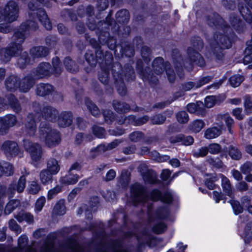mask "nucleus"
<instances>
[{
    "instance_id": "nucleus-1",
    "label": "nucleus",
    "mask_w": 252,
    "mask_h": 252,
    "mask_svg": "<svg viewBox=\"0 0 252 252\" xmlns=\"http://www.w3.org/2000/svg\"><path fill=\"white\" fill-rule=\"evenodd\" d=\"M188 55L189 62L185 61L179 51L175 49L172 51V61L177 74L180 78L184 76V68L190 71L193 69L192 63L203 67L205 65V61L201 54L195 49L189 47L188 49Z\"/></svg>"
},
{
    "instance_id": "nucleus-2",
    "label": "nucleus",
    "mask_w": 252,
    "mask_h": 252,
    "mask_svg": "<svg viewBox=\"0 0 252 252\" xmlns=\"http://www.w3.org/2000/svg\"><path fill=\"white\" fill-rule=\"evenodd\" d=\"M38 29L37 24L32 20H27L22 23L18 31L11 37V43L6 47L13 57L18 56L23 50L22 44L26 39L25 32L35 31Z\"/></svg>"
},
{
    "instance_id": "nucleus-3",
    "label": "nucleus",
    "mask_w": 252,
    "mask_h": 252,
    "mask_svg": "<svg viewBox=\"0 0 252 252\" xmlns=\"http://www.w3.org/2000/svg\"><path fill=\"white\" fill-rule=\"evenodd\" d=\"M211 58L217 61H222L224 56V49L231 46V41L227 35L220 31L216 32L213 37L208 40Z\"/></svg>"
},
{
    "instance_id": "nucleus-4",
    "label": "nucleus",
    "mask_w": 252,
    "mask_h": 252,
    "mask_svg": "<svg viewBox=\"0 0 252 252\" xmlns=\"http://www.w3.org/2000/svg\"><path fill=\"white\" fill-rule=\"evenodd\" d=\"M39 138L44 141L46 146L50 148L59 145L61 139L59 132L52 128L50 125L46 122H42L39 127Z\"/></svg>"
},
{
    "instance_id": "nucleus-5",
    "label": "nucleus",
    "mask_w": 252,
    "mask_h": 252,
    "mask_svg": "<svg viewBox=\"0 0 252 252\" xmlns=\"http://www.w3.org/2000/svg\"><path fill=\"white\" fill-rule=\"evenodd\" d=\"M153 72L157 75H160L165 71L169 81L173 83L176 79V74L169 62H164L162 57H157L152 63Z\"/></svg>"
},
{
    "instance_id": "nucleus-6",
    "label": "nucleus",
    "mask_w": 252,
    "mask_h": 252,
    "mask_svg": "<svg viewBox=\"0 0 252 252\" xmlns=\"http://www.w3.org/2000/svg\"><path fill=\"white\" fill-rule=\"evenodd\" d=\"M19 6L14 0L9 1L4 8L0 7V22L3 21L7 23H12L19 17Z\"/></svg>"
},
{
    "instance_id": "nucleus-7",
    "label": "nucleus",
    "mask_w": 252,
    "mask_h": 252,
    "mask_svg": "<svg viewBox=\"0 0 252 252\" xmlns=\"http://www.w3.org/2000/svg\"><path fill=\"white\" fill-rule=\"evenodd\" d=\"M28 8L29 9V14L31 17L34 18L36 15L47 30L52 29V24L44 9L38 8L35 4L32 1H30L28 3Z\"/></svg>"
},
{
    "instance_id": "nucleus-8",
    "label": "nucleus",
    "mask_w": 252,
    "mask_h": 252,
    "mask_svg": "<svg viewBox=\"0 0 252 252\" xmlns=\"http://www.w3.org/2000/svg\"><path fill=\"white\" fill-rule=\"evenodd\" d=\"M24 147L26 151L29 152L32 159L35 161H39L42 155V149L38 143H32L28 139H24Z\"/></svg>"
},
{
    "instance_id": "nucleus-9",
    "label": "nucleus",
    "mask_w": 252,
    "mask_h": 252,
    "mask_svg": "<svg viewBox=\"0 0 252 252\" xmlns=\"http://www.w3.org/2000/svg\"><path fill=\"white\" fill-rule=\"evenodd\" d=\"M121 69V64L119 63H116L112 67V72L117 87V91L121 95L124 96L126 93V90L124 83V79L119 73V71Z\"/></svg>"
},
{
    "instance_id": "nucleus-10",
    "label": "nucleus",
    "mask_w": 252,
    "mask_h": 252,
    "mask_svg": "<svg viewBox=\"0 0 252 252\" xmlns=\"http://www.w3.org/2000/svg\"><path fill=\"white\" fill-rule=\"evenodd\" d=\"M206 21L208 25L210 27H215L218 30L221 31L225 33L230 30L229 27L217 13H214L206 17Z\"/></svg>"
},
{
    "instance_id": "nucleus-11",
    "label": "nucleus",
    "mask_w": 252,
    "mask_h": 252,
    "mask_svg": "<svg viewBox=\"0 0 252 252\" xmlns=\"http://www.w3.org/2000/svg\"><path fill=\"white\" fill-rule=\"evenodd\" d=\"M136 69L144 81H147L153 84H156L158 82V78L153 73H151L150 67H147L143 69V62L140 59L137 61Z\"/></svg>"
},
{
    "instance_id": "nucleus-12",
    "label": "nucleus",
    "mask_w": 252,
    "mask_h": 252,
    "mask_svg": "<svg viewBox=\"0 0 252 252\" xmlns=\"http://www.w3.org/2000/svg\"><path fill=\"white\" fill-rule=\"evenodd\" d=\"M131 192L135 205L137 203L146 202L149 199L146 189L139 184H135L131 187Z\"/></svg>"
},
{
    "instance_id": "nucleus-13",
    "label": "nucleus",
    "mask_w": 252,
    "mask_h": 252,
    "mask_svg": "<svg viewBox=\"0 0 252 252\" xmlns=\"http://www.w3.org/2000/svg\"><path fill=\"white\" fill-rule=\"evenodd\" d=\"M1 150L8 158L15 157L20 151L18 144L11 140L4 141L1 145Z\"/></svg>"
},
{
    "instance_id": "nucleus-14",
    "label": "nucleus",
    "mask_w": 252,
    "mask_h": 252,
    "mask_svg": "<svg viewBox=\"0 0 252 252\" xmlns=\"http://www.w3.org/2000/svg\"><path fill=\"white\" fill-rule=\"evenodd\" d=\"M35 79H39L51 76L52 73L51 65L46 62H42L32 71Z\"/></svg>"
},
{
    "instance_id": "nucleus-15",
    "label": "nucleus",
    "mask_w": 252,
    "mask_h": 252,
    "mask_svg": "<svg viewBox=\"0 0 252 252\" xmlns=\"http://www.w3.org/2000/svg\"><path fill=\"white\" fill-rule=\"evenodd\" d=\"M35 79L34 75L32 72L22 79H20L19 90L23 93L28 92L34 86L35 82Z\"/></svg>"
},
{
    "instance_id": "nucleus-16",
    "label": "nucleus",
    "mask_w": 252,
    "mask_h": 252,
    "mask_svg": "<svg viewBox=\"0 0 252 252\" xmlns=\"http://www.w3.org/2000/svg\"><path fill=\"white\" fill-rule=\"evenodd\" d=\"M36 125L33 114H29L26 120L24 127V131L26 134L29 136H33L36 132Z\"/></svg>"
},
{
    "instance_id": "nucleus-17",
    "label": "nucleus",
    "mask_w": 252,
    "mask_h": 252,
    "mask_svg": "<svg viewBox=\"0 0 252 252\" xmlns=\"http://www.w3.org/2000/svg\"><path fill=\"white\" fill-rule=\"evenodd\" d=\"M42 116L46 120L55 122L59 116V112L55 108L47 105L42 108Z\"/></svg>"
},
{
    "instance_id": "nucleus-18",
    "label": "nucleus",
    "mask_w": 252,
    "mask_h": 252,
    "mask_svg": "<svg viewBox=\"0 0 252 252\" xmlns=\"http://www.w3.org/2000/svg\"><path fill=\"white\" fill-rule=\"evenodd\" d=\"M119 73L124 80L125 79L127 81H133L135 79L134 70L130 63L126 64L123 68L121 66Z\"/></svg>"
},
{
    "instance_id": "nucleus-19",
    "label": "nucleus",
    "mask_w": 252,
    "mask_h": 252,
    "mask_svg": "<svg viewBox=\"0 0 252 252\" xmlns=\"http://www.w3.org/2000/svg\"><path fill=\"white\" fill-rule=\"evenodd\" d=\"M99 25V27L102 26V27L98 30L99 31L98 40L101 44H105L110 37L108 30L110 24L109 22H100Z\"/></svg>"
},
{
    "instance_id": "nucleus-20",
    "label": "nucleus",
    "mask_w": 252,
    "mask_h": 252,
    "mask_svg": "<svg viewBox=\"0 0 252 252\" xmlns=\"http://www.w3.org/2000/svg\"><path fill=\"white\" fill-rule=\"evenodd\" d=\"M150 197L153 201H156L161 200L162 202L166 203H171L173 199L172 196L170 193L166 192L162 195L161 192L157 189L151 191Z\"/></svg>"
},
{
    "instance_id": "nucleus-21",
    "label": "nucleus",
    "mask_w": 252,
    "mask_h": 252,
    "mask_svg": "<svg viewBox=\"0 0 252 252\" xmlns=\"http://www.w3.org/2000/svg\"><path fill=\"white\" fill-rule=\"evenodd\" d=\"M20 78L15 75L8 76L5 80V86L6 90L10 92H15L19 89Z\"/></svg>"
},
{
    "instance_id": "nucleus-22",
    "label": "nucleus",
    "mask_w": 252,
    "mask_h": 252,
    "mask_svg": "<svg viewBox=\"0 0 252 252\" xmlns=\"http://www.w3.org/2000/svg\"><path fill=\"white\" fill-rule=\"evenodd\" d=\"M49 50L48 48L38 46L32 47L30 50V54L33 60L43 58L48 55Z\"/></svg>"
},
{
    "instance_id": "nucleus-23",
    "label": "nucleus",
    "mask_w": 252,
    "mask_h": 252,
    "mask_svg": "<svg viewBox=\"0 0 252 252\" xmlns=\"http://www.w3.org/2000/svg\"><path fill=\"white\" fill-rule=\"evenodd\" d=\"M229 22L231 27L238 32H242L245 30L244 23L239 16L232 13L229 17Z\"/></svg>"
},
{
    "instance_id": "nucleus-24",
    "label": "nucleus",
    "mask_w": 252,
    "mask_h": 252,
    "mask_svg": "<svg viewBox=\"0 0 252 252\" xmlns=\"http://www.w3.org/2000/svg\"><path fill=\"white\" fill-rule=\"evenodd\" d=\"M54 91V87L48 83H39L35 89L36 94L40 96L51 94Z\"/></svg>"
},
{
    "instance_id": "nucleus-25",
    "label": "nucleus",
    "mask_w": 252,
    "mask_h": 252,
    "mask_svg": "<svg viewBox=\"0 0 252 252\" xmlns=\"http://www.w3.org/2000/svg\"><path fill=\"white\" fill-rule=\"evenodd\" d=\"M58 117V124L60 126L64 127L72 124L73 116L71 112H63Z\"/></svg>"
},
{
    "instance_id": "nucleus-26",
    "label": "nucleus",
    "mask_w": 252,
    "mask_h": 252,
    "mask_svg": "<svg viewBox=\"0 0 252 252\" xmlns=\"http://www.w3.org/2000/svg\"><path fill=\"white\" fill-rule=\"evenodd\" d=\"M55 175L46 169L42 170L39 173V179L44 185L51 183L53 180V176Z\"/></svg>"
},
{
    "instance_id": "nucleus-27",
    "label": "nucleus",
    "mask_w": 252,
    "mask_h": 252,
    "mask_svg": "<svg viewBox=\"0 0 252 252\" xmlns=\"http://www.w3.org/2000/svg\"><path fill=\"white\" fill-rule=\"evenodd\" d=\"M52 173L56 175L60 170V165L59 161L54 158H50L47 161V168Z\"/></svg>"
},
{
    "instance_id": "nucleus-28",
    "label": "nucleus",
    "mask_w": 252,
    "mask_h": 252,
    "mask_svg": "<svg viewBox=\"0 0 252 252\" xmlns=\"http://www.w3.org/2000/svg\"><path fill=\"white\" fill-rule=\"evenodd\" d=\"M220 177L221 178V186L223 191L225 195L232 197L233 191L230 180L222 174H220Z\"/></svg>"
},
{
    "instance_id": "nucleus-29",
    "label": "nucleus",
    "mask_w": 252,
    "mask_h": 252,
    "mask_svg": "<svg viewBox=\"0 0 252 252\" xmlns=\"http://www.w3.org/2000/svg\"><path fill=\"white\" fill-rule=\"evenodd\" d=\"M26 179L24 175H22L19 178L17 183H13L9 185V189L13 191L14 188L17 187V191L19 193L22 192L26 187Z\"/></svg>"
},
{
    "instance_id": "nucleus-30",
    "label": "nucleus",
    "mask_w": 252,
    "mask_h": 252,
    "mask_svg": "<svg viewBox=\"0 0 252 252\" xmlns=\"http://www.w3.org/2000/svg\"><path fill=\"white\" fill-rule=\"evenodd\" d=\"M137 239L140 245L147 244L151 246L154 237L146 231L137 236Z\"/></svg>"
},
{
    "instance_id": "nucleus-31",
    "label": "nucleus",
    "mask_w": 252,
    "mask_h": 252,
    "mask_svg": "<svg viewBox=\"0 0 252 252\" xmlns=\"http://www.w3.org/2000/svg\"><path fill=\"white\" fill-rule=\"evenodd\" d=\"M63 63L66 69L72 73L77 72L79 70V67L75 61L70 57H66L63 61Z\"/></svg>"
},
{
    "instance_id": "nucleus-32",
    "label": "nucleus",
    "mask_w": 252,
    "mask_h": 252,
    "mask_svg": "<svg viewBox=\"0 0 252 252\" xmlns=\"http://www.w3.org/2000/svg\"><path fill=\"white\" fill-rule=\"evenodd\" d=\"M113 106L115 110L120 113H126L130 109V107L127 103L116 100L113 101Z\"/></svg>"
},
{
    "instance_id": "nucleus-33",
    "label": "nucleus",
    "mask_w": 252,
    "mask_h": 252,
    "mask_svg": "<svg viewBox=\"0 0 252 252\" xmlns=\"http://www.w3.org/2000/svg\"><path fill=\"white\" fill-rule=\"evenodd\" d=\"M130 16L128 10L121 9L116 14V19L120 23H127L129 20Z\"/></svg>"
},
{
    "instance_id": "nucleus-34",
    "label": "nucleus",
    "mask_w": 252,
    "mask_h": 252,
    "mask_svg": "<svg viewBox=\"0 0 252 252\" xmlns=\"http://www.w3.org/2000/svg\"><path fill=\"white\" fill-rule=\"evenodd\" d=\"M129 172L127 170H123L118 181V185L122 188H126L129 183Z\"/></svg>"
},
{
    "instance_id": "nucleus-35",
    "label": "nucleus",
    "mask_w": 252,
    "mask_h": 252,
    "mask_svg": "<svg viewBox=\"0 0 252 252\" xmlns=\"http://www.w3.org/2000/svg\"><path fill=\"white\" fill-rule=\"evenodd\" d=\"M90 229L92 230L95 233V236L96 238L103 240L105 236V233L104 231L103 225L99 224L97 226L95 224H91L90 226Z\"/></svg>"
},
{
    "instance_id": "nucleus-36",
    "label": "nucleus",
    "mask_w": 252,
    "mask_h": 252,
    "mask_svg": "<svg viewBox=\"0 0 252 252\" xmlns=\"http://www.w3.org/2000/svg\"><path fill=\"white\" fill-rule=\"evenodd\" d=\"M15 218L19 222L25 220L28 223H32L34 221L33 216L31 213L25 212H19L15 216Z\"/></svg>"
},
{
    "instance_id": "nucleus-37",
    "label": "nucleus",
    "mask_w": 252,
    "mask_h": 252,
    "mask_svg": "<svg viewBox=\"0 0 252 252\" xmlns=\"http://www.w3.org/2000/svg\"><path fill=\"white\" fill-rule=\"evenodd\" d=\"M85 104L86 105L94 117H97L100 115V113L99 108L98 107L93 103L89 98H85Z\"/></svg>"
},
{
    "instance_id": "nucleus-38",
    "label": "nucleus",
    "mask_w": 252,
    "mask_h": 252,
    "mask_svg": "<svg viewBox=\"0 0 252 252\" xmlns=\"http://www.w3.org/2000/svg\"><path fill=\"white\" fill-rule=\"evenodd\" d=\"M85 104L86 105L94 117H97L100 115V113L99 108L98 107L93 103L89 98H85Z\"/></svg>"
},
{
    "instance_id": "nucleus-39",
    "label": "nucleus",
    "mask_w": 252,
    "mask_h": 252,
    "mask_svg": "<svg viewBox=\"0 0 252 252\" xmlns=\"http://www.w3.org/2000/svg\"><path fill=\"white\" fill-rule=\"evenodd\" d=\"M8 130L10 127L14 126L17 122L16 117L12 114H8L1 117Z\"/></svg>"
},
{
    "instance_id": "nucleus-40",
    "label": "nucleus",
    "mask_w": 252,
    "mask_h": 252,
    "mask_svg": "<svg viewBox=\"0 0 252 252\" xmlns=\"http://www.w3.org/2000/svg\"><path fill=\"white\" fill-rule=\"evenodd\" d=\"M31 59L27 52H24L21 56L18 59L17 64L21 68H24L26 66L30 64Z\"/></svg>"
},
{
    "instance_id": "nucleus-41",
    "label": "nucleus",
    "mask_w": 252,
    "mask_h": 252,
    "mask_svg": "<svg viewBox=\"0 0 252 252\" xmlns=\"http://www.w3.org/2000/svg\"><path fill=\"white\" fill-rule=\"evenodd\" d=\"M205 124L202 120H196L192 122L189 126V129L197 133L201 131Z\"/></svg>"
},
{
    "instance_id": "nucleus-42",
    "label": "nucleus",
    "mask_w": 252,
    "mask_h": 252,
    "mask_svg": "<svg viewBox=\"0 0 252 252\" xmlns=\"http://www.w3.org/2000/svg\"><path fill=\"white\" fill-rule=\"evenodd\" d=\"M221 130L217 127H214L207 129L205 133V137L207 139H212L219 136L221 134Z\"/></svg>"
},
{
    "instance_id": "nucleus-43",
    "label": "nucleus",
    "mask_w": 252,
    "mask_h": 252,
    "mask_svg": "<svg viewBox=\"0 0 252 252\" xmlns=\"http://www.w3.org/2000/svg\"><path fill=\"white\" fill-rule=\"evenodd\" d=\"M239 9L243 17L247 22L251 24L252 22V15L250 9L246 6H239Z\"/></svg>"
},
{
    "instance_id": "nucleus-44",
    "label": "nucleus",
    "mask_w": 252,
    "mask_h": 252,
    "mask_svg": "<svg viewBox=\"0 0 252 252\" xmlns=\"http://www.w3.org/2000/svg\"><path fill=\"white\" fill-rule=\"evenodd\" d=\"M220 117L221 119L225 122L229 132L232 134L233 131L232 130V128L234 126V120L227 114L221 115Z\"/></svg>"
},
{
    "instance_id": "nucleus-45",
    "label": "nucleus",
    "mask_w": 252,
    "mask_h": 252,
    "mask_svg": "<svg viewBox=\"0 0 252 252\" xmlns=\"http://www.w3.org/2000/svg\"><path fill=\"white\" fill-rule=\"evenodd\" d=\"M229 155L233 159L239 160L242 155L237 147L231 145L229 147Z\"/></svg>"
},
{
    "instance_id": "nucleus-46",
    "label": "nucleus",
    "mask_w": 252,
    "mask_h": 252,
    "mask_svg": "<svg viewBox=\"0 0 252 252\" xmlns=\"http://www.w3.org/2000/svg\"><path fill=\"white\" fill-rule=\"evenodd\" d=\"M142 176L145 182L147 183L154 184L156 182L157 179V174L152 170H150L148 172H147V173Z\"/></svg>"
},
{
    "instance_id": "nucleus-47",
    "label": "nucleus",
    "mask_w": 252,
    "mask_h": 252,
    "mask_svg": "<svg viewBox=\"0 0 252 252\" xmlns=\"http://www.w3.org/2000/svg\"><path fill=\"white\" fill-rule=\"evenodd\" d=\"M52 63L53 68H52V74H54L56 76L60 75L63 71V68L62 67L59 59L57 57L53 58Z\"/></svg>"
},
{
    "instance_id": "nucleus-48",
    "label": "nucleus",
    "mask_w": 252,
    "mask_h": 252,
    "mask_svg": "<svg viewBox=\"0 0 252 252\" xmlns=\"http://www.w3.org/2000/svg\"><path fill=\"white\" fill-rule=\"evenodd\" d=\"M167 228V225L164 222L157 220L152 229L155 233L160 234L165 232Z\"/></svg>"
},
{
    "instance_id": "nucleus-49",
    "label": "nucleus",
    "mask_w": 252,
    "mask_h": 252,
    "mask_svg": "<svg viewBox=\"0 0 252 252\" xmlns=\"http://www.w3.org/2000/svg\"><path fill=\"white\" fill-rule=\"evenodd\" d=\"M54 213L58 215H63L65 213V207L64 203V201L60 200L55 205L54 209Z\"/></svg>"
},
{
    "instance_id": "nucleus-50",
    "label": "nucleus",
    "mask_w": 252,
    "mask_h": 252,
    "mask_svg": "<svg viewBox=\"0 0 252 252\" xmlns=\"http://www.w3.org/2000/svg\"><path fill=\"white\" fill-rule=\"evenodd\" d=\"M101 252H127L126 250L122 249V243L117 240L112 243L111 249L105 250Z\"/></svg>"
},
{
    "instance_id": "nucleus-51",
    "label": "nucleus",
    "mask_w": 252,
    "mask_h": 252,
    "mask_svg": "<svg viewBox=\"0 0 252 252\" xmlns=\"http://www.w3.org/2000/svg\"><path fill=\"white\" fill-rule=\"evenodd\" d=\"M19 205L20 201L18 200L13 199L9 201L5 207V213L9 214Z\"/></svg>"
},
{
    "instance_id": "nucleus-52",
    "label": "nucleus",
    "mask_w": 252,
    "mask_h": 252,
    "mask_svg": "<svg viewBox=\"0 0 252 252\" xmlns=\"http://www.w3.org/2000/svg\"><path fill=\"white\" fill-rule=\"evenodd\" d=\"M98 79L103 84L107 85L109 81V71L108 68L102 69L98 74Z\"/></svg>"
},
{
    "instance_id": "nucleus-53",
    "label": "nucleus",
    "mask_w": 252,
    "mask_h": 252,
    "mask_svg": "<svg viewBox=\"0 0 252 252\" xmlns=\"http://www.w3.org/2000/svg\"><path fill=\"white\" fill-rule=\"evenodd\" d=\"M166 117L161 114H158L153 116L151 119V123L153 125H162L165 122Z\"/></svg>"
},
{
    "instance_id": "nucleus-54",
    "label": "nucleus",
    "mask_w": 252,
    "mask_h": 252,
    "mask_svg": "<svg viewBox=\"0 0 252 252\" xmlns=\"http://www.w3.org/2000/svg\"><path fill=\"white\" fill-rule=\"evenodd\" d=\"M79 179V176L75 174L72 175L71 172L69 173V175L66 176L62 179V183L65 184L71 185L76 183Z\"/></svg>"
},
{
    "instance_id": "nucleus-55",
    "label": "nucleus",
    "mask_w": 252,
    "mask_h": 252,
    "mask_svg": "<svg viewBox=\"0 0 252 252\" xmlns=\"http://www.w3.org/2000/svg\"><path fill=\"white\" fill-rule=\"evenodd\" d=\"M244 238L246 243H249L252 239V222H249L245 227Z\"/></svg>"
},
{
    "instance_id": "nucleus-56",
    "label": "nucleus",
    "mask_w": 252,
    "mask_h": 252,
    "mask_svg": "<svg viewBox=\"0 0 252 252\" xmlns=\"http://www.w3.org/2000/svg\"><path fill=\"white\" fill-rule=\"evenodd\" d=\"M13 56L6 47L2 48L0 51V60L3 63H6L11 60Z\"/></svg>"
},
{
    "instance_id": "nucleus-57",
    "label": "nucleus",
    "mask_w": 252,
    "mask_h": 252,
    "mask_svg": "<svg viewBox=\"0 0 252 252\" xmlns=\"http://www.w3.org/2000/svg\"><path fill=\"white\" fill-rule=\"evenodd\" d=\"M141 54L144 61L148 63L151 61V50L148 46H143L141 49Z\"/></svg>"
},
{
    "instance_id": "nucleus-58",
    "label": "nucleus",
    "mask_w": 252,
    "mask_h": 252,
    "mask_svg": "<svg viewBox=\"0 0 252 252\" xmlns=\"http://www.w3.org/2000/svg\"><path fill=\"white\" fill-rule=\"evenodd\" d=\"M178 122L182 124H186L189 120V117L188 113L185 111H181L176 115Z\"/></svg>"
},
{
    "instance_id": "nucleus-59",
    "label": "nucleus",
    "mask_w": 252,
    "mask_h": 252,
    "mask_svg": "<svg viewBox=\"0 0 252 252\" xmlns=\"http://www.w3.org/2000/svg\"><path fill=\"white\" fill-rule=\"evenodd\" d=\"M244 81L243 76L240 75H235L231 76L229 79L230 85L233 87H237L240 86L242 82Z\"/></svg>"
},
{
    "instance_id": "nucleus-60",
    "label": "nucleus",
    "mask_w": 252,
    "mask_h": 252,
    "mask_svg": "<svg viewBox=\"0 0 252 252\" xmlns=\"http://www.w3.org/2000/svg\"><path fill=\"white\" fill-rule=\"evenodd\" d=\"M91 136L88 134L84 133L82 132H80L77 133L74 139V144L76 145H81L84 141L86 138H89V140H90V137Z\"/></svg>"
},
{
    "instance_id": "nucleus-61",
    "label": "nucleus",
    "mask_w": 252,
    "mask_h": 252,
    "mask_svg": "<svg viewBox=\"0 0 252 252\" xmlns=\"http://www.w3.org/2000/svg\"><path fill=\"white\" fill-rule=\"evenodd\" d=\"M85 58L88 63L92 66H95L98 63V59L95 58V55L91 51H88L86 53Z\"/></svg>"
},
{
    "instance_id": "nucleus-62",
    "label": "nucleus",
    "mask_w": 252,
    "mask_h": 252,
    "mask_svg": "<svg viewBox=\"0 0 252 252\" xmlns=\"http://www.w3.org/2000/svg\"><path fill=\"white\" fill-rule=\"evenodd\" d=\"M169 215V209L167 206L159 208L156 212V217L158 219L166 218Z\"/></svg>"
},
{
    "instance_id": "nucleus-63",
    "label": "nucleus",
    "mask_w": 252,
    "mask_h": 252,
    "mask_svg": "<svg viewBox=\"0 0 252 252\" xmlns=\"http://www.w3.org/2000/svg\"><path fill=\"white\" fill-rule=\"evenodd\" d=\"M206 161L210 165L217 168H220L223 165V162L219 158H208Z\"/></svg>"
},
{
    "instance_id": "nucleus-64",
    "label": "nucleus",
    "mask_w": 252,
    "mask_h": 252,
    "mask_svg": "<svg viewBox=\"0 0 252 252\" xmlns=\"http://www.w3.org/2000/svg\"><path fill=\"white\" fill-rule=\"evenodd\" d=\"M246 56L244 58V63L249 64L252 63V46H247L245 49Z\"/></svg>"
}]
</instances>
